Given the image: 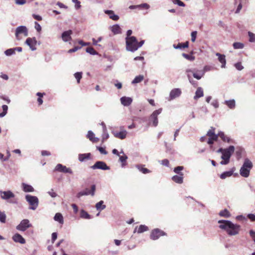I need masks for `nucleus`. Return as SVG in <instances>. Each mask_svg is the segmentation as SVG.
Instances as JSON below:
<instances>
[{"label":"nucleus","mask_w":255,"mask_h":255,"mask_svg":"<svg viewBox=\"0 0 255 255\" xmlns=\"http://www.w3.org/2000/svg\"><path fill=\"white\" fill-rule=\"evenodd\" d=\"M215 129L214 127H211L206 133V136H208L207 143L210 145L218 139V135L215 133Z\"/></svg>","instance_id":"39448f33"},{"label":"nucleus","mask_w":255,"mask_h":255,"mask_svg":"<svg viewBox=\"0 0 255 255\" xmlns=\"http://www.w3.org/2000/svg\"><path fill=\"white\" fill-rule=\"evenodd\" d=\"M218 137H220L221 139L223 140V141L225 142L230 143L232 141V139L231 138L228 136L227 135L225 134V133L223 131H219L218 133Z\"/></svg>","instance_id":"a211bd4d"},{"label":"nucleus","mask_w":255,"mask_h":255,"mask_svg":"<svg viewBox=\"0 0 255 255\" xmlns=\"http://www.w3.org/2000/svg\"><path fill=\"white\" fill-rule=\"evenodd\" d=\"M120 156V161L122 163V166H124L126 165V160L128 158V157L126 155H124L123 156Z\"/></svg>","instance_id":"79ce46f5"},{"label":"nucleus","mask_w":255,"mask_h":255,"mask_svg":"<svg viewBox=\"0 0 255 255\" xmlns=\"http://www.w3.org/2000/svg\"><path fill=\"white\" fill-rule=\"evenodd\" d=\"M91 168L93 169H100L104 170L110 169V167L105 162L101 161H97Z\"/></svg>","instance_id":"9d476101"},{"label":"nucleus","mask_w":255,"mask_h":255,"mask_svg":"<svg viewBox=\"0 0 255 255\" xmlns=\"http://www.w3.org/2000/svg\"><path fill=\"white\" fill-rule=\"evenodd\" d=\"M17 4L22 5L26 3V0H15Z\"/></svg>","instance_id":"680f3d73"},{"label":"nucleus","mask_w":255,"mask_h":255,"mask_svg":"<svg viewBox=\"0 0 255 255\" xmlns=\"http://www.w3.org/2000/svg\"><path fill=\"white\" fill-rule=\"evenodd\" d=\"M248 218L252 221H255V215L254 214H249L248 215Z\"/></svg>","instance_id":"338daca9"},{"label":"nucleus","mask_w":255,"mask_h":255,"mask_svg":"<svg viewBox=\"0 0 255 255\" xmlns=\"http://www.w3.org/2000/svg\"><path fill=\"white\" fill-rule=\"evenodd\" d=\"M197 33V32L196 31H193L191 33V41L193 42H195L196 40Z\"/></svg>","instance_id":"6e6d98bb"},{"label":"nucleus","mask_w":255,"mask_h":255,"mask_svg":"<svg viewBox=\"0 0 255 255\" xmlns=\"http://www.w3.org/2000/svg\"><path fill=\"white\" fill-rule=\"evenodd\" d=\"M31 226L32 225L29 223L28 220L24 219L16 226V228L18 231L24 232Z\"/></svg>","instance_id":"0eeeda50"},{"label":"nucleus","mask_w":255,"mask_h":255,"mask_svg":"<svg viewBox=\"0 0 255 255\" xmlns=\"http://www.w3.org/2000/svg\"><path fill=\"white\" fill-rule=\"evenodd\" d=\"M250 234L252 239H253V240L254 241V242H255V232L251 230L250 232Z\"/></svg>","instance_id":"774afa93"},{"label":"nucleus","mask_w":255,"mask_h":255,"mask_svg":"<svg viewBox=\"0 0 255 255\" xmlns=\"http://www.w3.org/2000/svg\"><path fill=\"white\" fill-rule=\"evenodd\" d=\"M2 108L3 111L2 113H0V117H3L6 114L8 110V107L6 105H4L2 106Z\"/></svg>","instance_id":"37998d69"},{"label":"nucleus","mask_w":255,"mask_h":255,"mask_svg":"<svg viewBox=\"0 0 255 255\" xmlns=\"http://www.w3.org/2000/svg\"><path fill=\"white\" fill-rule=\"evenodd\" d=\"M103 201H100L96 204V208L98 210H102L106 208V205H103Z\"/></svg>","instance_id":"4c0bfd02"},{"label":"nucleus","mask_w":255,"mask_h":255,"mask_svg":"<svg viewBox=\"0 0 255 255\" xmlns=\"http://www.w3.org/2000/svg\"><path fill=\"white\" fill-rule=\"evenodd\" d=\"M234 171V170H232L223 172L220 175V178L222 179H224L227 177H230L233 175Z\"/></svg>","instance_id":"7c9ffc66"},{"label":"nucleus","mask_w":255,"mask_h":255,"mask_svg":"<svg viewBox=\"0 0 255 255\" xmlns=\"http://www.w3.org/2000/svg\"><path fill=\"white\" fill-rule=\"evenodd\" d=\"M32 16L35 19L38 20V21H40L42 19V17L39 15L33 14Z\"/></svg>","instance_id":"052dcab7"},{"label":"nucleus","mask_w":255,"mask_h":255,"mask_svg":"<svg viewBox=\"0 0 255 255\" xmlns=\"http://www.w3.org/2000/svg\"><path fill=\"white\" fill-rule=\"evenodd\" d=\"M145 165L143 164H137L136 167L142 173L147 174L150 173L151 171L146 168L144 167Z\"/></svg>","instance_id":"bb28decb"},{"label":"nucleus","mask_w":255,"mask_h":255,"mask_svg":"<svg viewBox=\"0 0 255 255\" xmlns=\"http://www.w3.org/2000/svg\"><path fill=\"white\" fill-rule=\"evenodd\" d=\"M82 72H77L74 74L75 78L76 79L78 83H80V81L82 78Z\"/></svg>","instance_id":"09e8293b"},{"label":"nucleus","mask_w":255,"mask_h":255,"mask_svg":"<svg viewBox=\"0 0 255 255\" xmlns=\"http://www.w3.org/2000/svg\"><path fill=\"white\" fill-rule=\"evenodd\" d=\"M219 228L225 231L228 235L235 236L239 234L241 226L238 224H234L232 222L228 220H219L218 221Z\"/></svg>","instance_id":"f257e3e1"},{"label":"nucleus","mask_w":255,"mask_h":255,"mask_svg":"<svg viewBox=\"0 0 255 255\" xmlns=\"http://www.w3.org/2000/svg\"><path fill=\"white\" fill-rule=\"evenodd\" d=\"M0 195L1 199L5 200H10L15 196L14 194L10 191H0Z\"/></svg>","instance_id":"f8f14e48"},{"label":"nucleus","mask_w":255,"mask_h":255,"mask_svg":"<svg viewBox=\"0 0 255 255\" xmlns=\"http://www.w3.org/2000/svg\"><path fill=\"white\" fill-rule=\"evenodd\" d=\"M23 190L25 192H31L34 191L33 188L30 185L25 183L22 184Z\"/></svg>","instance_id":"cd10ccee"},{"label":"nucleus","mask_w":255,"mask_h":255,"mask_svg":"<svg viewBox=\"0 0 255 255\" xmlns=\"http://www.w3.org/2000/svg\"><path fill=\"white\" fill-rule=\"evenodd\" d=\"M112 133L113 134L115 137L123 139L126 137L127 132L125 130H122L120 131L114 130L112 131Z\"/></svg>","instance_id":"4468645a"},{"label":"nucleus","mask_w":255,"mask_h":255,"mask_svg":"<svg viewBox=\"0 0 255 255\" xmlns=\"http://www.w3.org/2000/svg\"><path fill=\"white\" fill-rule=\"evenodd\" d=\"M72 31L71 30L65 31V41H67L71 39V34Z\"/></svg>","instance_id":"a19ab883"},{"label":"nucleus","mask_w":255,"mask_h":255,"mask_svg":"<svg viewBox=\"0 0 255 255\" xmlns=\"http://www.w3.org/2000/svg\"><path fill=\"white\" fill-rule=\"evenodd\" d=\"M55 171L63 172L64 167L61 164H57L55 168L54 172Z\"/></svg>","instance_id":"de8ad7c7"},{"label":"nucleus","mask_w":255,"mask_h":255,"mask_svg":"<svg viewBox=\"0 0 255 255\" xmlns=\"http://www.w3.org/2000/svg\"><path fill=\"white\" fill-rule=\"evenodd\" d=\"M96 191V186L93 185L91 186V189L86 188L84 191L80 192L78 193L77 196L80 198L82 196L91 195L93 196L95 195V192Z\"/></svg>","instance_id":"1a4fd4ad"},{"label":"nucleus","mask_w":255,"mask_h":255,"mask_svg":"<svg viewBox=\"0 0 255 255\" xmlns=\"http://www.w3.org/2000/svg\"><path fill=\"white\" fill-rule=\"evenodd\" d=\"M22 33L24 34L25 36H27V30L26 27L24 26H20L16 28L15 30V36L17 39H20L19 35Z\"/></svg>","instance_id":"ddd939ff"},{"label":"nucleus","mask_w":255,"mask_h":255,"mask_svg":"<svg viewBox=\"0 0 255 255\" xmlns=\"http://www.w3.org/2000/svg\"><path fill=\"white\" fill-rule=\"evenodd\" d=\"M12 240L15 243H18L21 244L25 243V239L19 234L16 233L12 236Z\"/></svg>","instance_id":"dca6fc26"},{"label":"nucleus","mask_w":255,"mask_h":255,"mask_svg":"<svg viewBox=\"0 0 255 255\" xmlns=\"http://www.w3.org/2000/svg\"><path fill=\"white\" fill-rule=\"evenodd\" d=\"M183 169V166H179L174 168V171L176 173L179 174L180 171L182 170Z\"/></svg>","instance_id":"4d7b16f0"},{"label":"nucleus","mask_w":255,"mask_h":255,"mask_svg":"<svg viewBox=\"0 0 255 255\" xmlns=\"http://www.w3.org/2000/svg\"><path fill=\"white\" fill-rule=\"evenodd\" d=\"M249 36V41L251 42H255V34L252 32L249 31L248 32Z\"/></svg>","instance_id":"c03bdc74"},{"label":"nucleus","mask_w":255,"mask_h":255,"mask_svg":"<svg viewBox=\"0 0 255 255\" xmlns=\"http://www.w3.org/2000/svg\"><path fill=\"white\" fill-rule=\"evenodd\" d=\"M126 48L128 51L134 52L140 47L144 43V41L138 42L136 37L131 36L126 37Z\"/></svg>","instance_id":"f03ea898"},{"label":"nucleus","mask_w":255,"mask_h":255,"mask_svg":"<svg viewBox=\"0 0 255 255\" xmlns=\"http://www.w3.org/2000/svg\"><path fill=\"white\" fill-rule=\"evenodd\" d=\"M111 30L114 34H120L122 33V29L118 24L114 25L111 27Z\"/></svg>","instance_id":"a878e982"},{"label":"nucleus","mask_w":255,"mask_h":255,"mask_svg":"<svg viewBox=\"0 0 255 255\" xmlns=\"http://www.w3.org/2000/svg\"><path fill=\"white\" fill-rule=\"evenodd\" d=\"M97 149L101 153L103 154H107L108 152L106 150L105 148L102 147L97 146Z\"/></svg>","instance_id":"603ef678"},{"label":"nucleus","mask_w":255,"mask_h":255,"mask_svg":"<svg viewBox=\"0 0 255 255\" xmlns=\"http://www.w3.org/2000/svg\"><path fill=\"white\" fill-rule=\"evenodd\" d=\"M132 101V99L129 97H123L121 98V103L125 106H128L130 105Z\"/></svg>","instance_id":"412c9836"},{"label":"nucleus","mask_w":255,"mask_h":255,"mask_svg":"<svg viewBox=\"0 0 255 255\" xmlns=\"http://www.w3.org/2000/svg\"><path fill=\"white\" fill-rule=\"evenodd\" d=\"M189 46V42L186 41L185 43H179L176 46L174 45V47L176 49H181L188 48Z\"/></svg>","instance_id":"c85d7f7f"},{"label":"nucleus","mask_w":255,"mask_h":255,"mask_svg":"<svg viewBox=\"0 0 255 255\" xmlns=\"http://www.w3.org/2000/svg\"><path fill=\"white\" fill-rule=\"evenodd\" d=\"M173 2L174 4H177L178 5L181 6H185V4H184V3L182 1H181L180 0H174Z\"/></svg>","instance_id":"5fc2aeb1"},{"label":"nucleus","mask_w":255,"mask_h":255,"mask_svg":"<svg viewBox=\"0 0 255 255\" xmlns=\"http://www.w3.org/2000/svg\"><path fill=\"white\" fill-rule=\"evenodd\" d=\"M162 112V109L155 110L150 116V119L152 121V125L154 127H156L158 125V121L157 116Z\"/></svg>","instance_id":"9b49d317"},{"label":"nucleus","mask_w":255,"mask_h":255,"mask_svg":"<svg viewBox=\"0 0 255 255\" xmlns=\"http://www.w3.org/2000/svg\"><path fill=\"white\" fill-rule=\"evenodd\" d=\"M26 43L30 47L32 50L36 49V40L35 37L33 38H28L26 40Z\"/></svg>","instance_id":"2eb2a0df"},{"label":"nucleus","mask_w":255,"mask_h":255,"mask_svg":"<svg viewBox=\"0 0 255 255\" xmlns=\"http://www.w3.org/2000/svg\"><path fill=\"white\" fill-rule=\"evenodd\" d=\"M181 94V91L179 89H174L170 93V100H173L178 97Z\"/></svg>","instance_id":"f3484780"},{"label":"nucleus","mask_w":255,"mask_h":255,"mask_svg":"<svg viewBox=\"0 0 255 255\" xmlns=\"http://www.w3.org/2000/svg\"><path fill=\"white\" fill-rule=\"evenodd\" d=\"M103 125L104 126L103 134L102 135V142H104L105 140H106L109 137V134L108 133V132H107L106 126L104 125V123L103 124Z\"/></svg>","instance_id":"72a5a7b5"},{"label":"nucleus","mask_w":255,"mask_h":255,"mask_svg":"<svg viewBox=\"0 0 255 255\" xmlns=\"http://www.w3.org/2000/svg\"><path fill=\"white\" fill-rule=\"evenodd\" d=\"M216 55L218 57V60L222 64L221 67L225 68L226 64L225 55L224 54H221L219 53H217Z\"/></svg>","instance_id":"6ab92c4d"},{"label":"nucleus","mask_w":255,"mask_h":255,"mask_svg":"<svg viewBox=\"0 0 255 255\" xmlns=\"http://www.w3.org/2000/svg\"><path fill=\"white\" fill-rule=\"evenodd\" d=\"M166 235V234L163 231L157 228L153 230L150 234V238L152 240H157L160 237Z\"/></svg>","instance_id":"6e6552de"},{"label":"nucleus","mask_w":255,"mask_h":255,"mask_svg":"<svg viewBox=\"0 0 255 255\" xmlns=\"http://www.w3.org/2000/svg\"><path fill=\"white\" fill-rule=\"evenodd\" d=\"M25 198L31 206L30 209L35 210L38 206V198L36 196H33L29 195H26Z\"/></svg>","instance_id":"423d86ee"},{"label":"nucleus","mask_w":255,"mask_h":255,"mask_svg":"<svg viewBox=\"0 0 255 255\" xmlns=\"http://www.w3.org/2000/svg\"><path fill=\"white\" fill-rule=\"evenodd\" d=\"M253 166L252 162L249 159H246L240 170L241 175L244 177H249Z\"/></svg>","instance_id":"7ed1b4c3"},{"label":"nucleus","mask_w":255,"mask_h":255,"mask_svg":"<svg viewBox=\"0 0 255 255\" xmlns=\"http://www.w3.org/2000/svg\"><path fill=\"white\" fill-rule=\"evenodd\" d=\"M203 96L204 93L203 89L201 87H198L195 92V95L194 97V99L196 100Z\"/></svg>","instance_id":"b1692460"},{"label":"nucleus","mask_w":255,"mask_h":255,"mask_svg":"<svg viewBox=\"0 0 255 255\" xmlns=\"http://www.w3.org/2000/svg\"><path fill=\"white\" fill-rule=\"evenodd\" d=\"M45 95V93H40V92H38L36 94V95L37 96H38V98L37 99V102L38 103V105H41L43 103V100L42 99V98L43 97V95Z\"/></svg>","instance_id":"ea45409f"},{"label":"nucleus","mask_w":255,"mask_h":255,"mask_svg":"<svg viewBox=\"0 0 255 255\" xmlns=\"http://www.w3.org/2000/svg\"><path fill=\"white\" fill-rule=\"evenodd\" d=\"M191 55H189L186 53H182V55L183 57H184L185 58H186L187 60H188L189 61H194L195 59V56H193L192 54H193V52L192 51L190 52Z\"/></svg>","instance_id":"f704fd0d"},{"label":"nucleus","mask_w":255,"mask_h":255,"mask_svg":"<svg viewBox=\"0 0 255 255\" xmlns=\"http://www.w3.org/2000/svg\"><path fill=\"white\" fill-rule=\"evenodd\" d=\"M144 79L143 75H138L136 76L135 78L132 81V84H136L141 82Z\"/></svg>","instance_id":"e433bc0d"},{"label":"nucleus","mask_w":255,"mask_h":255,"mask_svg":"<svg viewBox=\"0 0 255 255\" xmlns=\"http://www.w3.org/2000/svg\"><path fill=\"white\" fill-rule=\"evenodd\" d=\"M4 53L7 56H10L14 54L15 53V51L14 49L10 48L5 50Z\"/></svg>","instance_id":"3c124183"},{"label":"nucleus","mask_w":255,"mask_h":255,"mask_svg":"<svg viewBox=\"0 0 255 255\" xmlns=\"http://www.w3.org/2000/svg\"><path fill=\"white\" fill-rule=\"evenodd\" d=\"M41 154L43 156H49L50 155V152L47 150H43L41 151Z\"/></svg>","instance_id":"69168bd1"},{"label":"nucleus","mask_w":255,"mask_h":255,"mask_svg":"<svg viewBox=\"0 0 255 255\" xmlns=\"http://www.w3.org/2000/svg\"><path fill=\"white\" fill-rule=\"evenodd\" d=\"M87 136L93 142L96 143L99 141V139L95 137V134L92 131H88Z\"/></svg>","instance_id":"393cba45"},{"label":"nucleus","mask_w":255,"mask_h":255,"mask_svg":"<svg viewBox=\"0 0 255 255\" xmlns=\"http://www.w3.org/2000/svg\"><path fill=\"white\" fill-rule=\"evenodd\" d=\"M235 67L238 70H242L244 69V67L242 66L241 62H238L235 64Z\"/></svg>","instance_id":"864d4df0"},{"label":"nucleus","mask_w":255,"mask_h":255,"mask_svg":"<svg viewBox=\"0 0 255 255\" xmlns=\"http://www.w3.org/2000/svg\"><path fill=\"white\" fill-rule=\"evenodd\" d=\"M63 218L62 215L59 213H56L54 217V220L59 222L60 223H62Z\"/></svg>","instance_id":"58836bf2"},{"label":"nucleus","mask_w":255,"mask_h":255,"mask_svg":"<svg viewBox=\"0 0 255 255\" xmlns=\"http://www.w3.org/2000/svg\"><path fill=\"white\" fill-rule=\"evenodd\" d=\"M80 48H81V47L75 46L73 48L69 50L68 52L70 53H72V52H74Z\"/></svg>","instance_id":"e2e57ef3"},{"label":"nucleus","mask_w":255,"mask_h":255,"mask_svg":"<svg viewBox=\"0 0 255 255\" xmlns=\"http://www.w3.org/2000/svg\"><path fill=\"white\" fill-rule=\"evenodd\" d=\"M91 154L90 153L79 154L78 155V159L81 162H83L86 160L91 158Z\"/></svg>","instance_id":"5701e85b"},{"label":"nucleus","mask_w":255,"mask_h":255,"mask_svg":"<svg viewBox=\"0 0 255 255\" xmlns=\"http://www.w3.org/2000/svg\"><path fill=\"white\" fill-rule=\"evenodd\" d=\"M48 193L52 197H55L57 196V194L54 191L53 189H51Z\"/></svg>","instance_id":"0e129e2a"},{"label":"nucleus","mask_w":255,"mask_h":255,"mask_svg":"<svg viewBox=\"0 0 255 255\" xmlns=\"http://www.w3.org/2000/svg\"><path fill=\"white\" fill-rule=\"evenodd\" d=\"M80 217L83 219H91V216L85 210H82L80 212Z\"/></svg>","instance_id":"c9c22d12"},{"label":"nucleus","mask_w":255,"mask_h":255,"mask_svg":"<svg viewBox=\"0 0 255 255\" xmlns=\"http://www.w3.org/2000/svg\"><path fill=\"white\" fill-rule=\"evenodd\" d=\"M86 52L92 55H95L97 54V52L95 50L93 47H91L86 48Z\"/></svg>","instance_id":"8fccbe9b"},{"label":"nucleus","mask_w":255,"mask_h":255,"mask_svg":"<svg viewBox=\"0 0 255 255\" xmlns=\"http://www.w3.org/2000/svg\"><path fill=\"white\" fill-rule=\"evenodd\" d=\"M0 221L3 223H5L6 215L4 212H1L0 211Z\"/></svg>","instance_id":"49530a36"},{"label":"nucleus","mask_w":255,"mask_h":255,"mask_svg":"<svg viewBox=\"0 0 255 255\" xmlns=\"http://www.w3.org/2000/svg\"><path fill=\"white\" fill-rule=\"evenodd\" d=\"M35 28L38 32H40L41 30V27L40 25L37 22H35Z\"/></svg>","instance_id":"13d9d810"},{"label":"nucleus","mask_w":255,"mask_h":255,"mask_svg":"<svg viewBox=\"0 0 255 255\" xmlns=\"http://www.w3.org/2000/svg\"><path fill=\"white\" fill-rule=\"evenodd\" d=\"M161 163L163 165L166 166H168L169 164V160L167 159H164L161 160Z\"/></svg>","instance_id":"bf43d9fd"},{"label":"nucleus","mask_w":255,"mask_h":255,"mask_svg":"<svg viewBox=\"0 0 255 255\" xmlns=\"http://www.w3.org/2000/svg\"><path fill=\"white\" fill-rule=\"evenodd\" d=\"M137 229V232L139 234L142 233L144 232L147 231L148 230V228L147 226L143 225H140L138 228L137 229V228H135V230Z\"/></svg>","instance_id":"2f4dec72"},{"label":"nucleus","mask_w":255,"mask_h":255,"mask_svg":"<svg viewBox=\"0 0 255 255\" xmlns=\"http://www.w3.org/2000/svg\"><path fill=\"white\" fill-rule=\"evenodd\" d=\"M183 173L180 174L179 175H174L172 177V180L178 184H181L183 181Z\"/></svg>","instance_id":"4be33fe9"},{"label":"nucleus","mask_w":255,"mask_h":255,"mask_svg":"<svg viewBox=\"0 0 255 255\" xmlns=\"http://www.w3.org/2000/svg\"><path fill=\"white\" fill-rule=\"evenodd\" d=\"M233 47L235 49H242L244 47V44L240 42H235Z\"/></svg>","instance_id":"a18cd8bd"},{"label":"nucleus","mask_w":255,"mask_h":255,"mask_svg":"<svg viewBox=\"0 0 255 255\" xmlns=\"http://www.w3.org/2000/svg\"><path fill=\"white\" fill-rule=\"evenodd\" d=\"M235 147L233 145L230 146L228 148H225L224 152L222 153L221 158L223 160L220 162L222 165H226L229 163L232 154L234 152Z\"/></svg>","instance_id":"20e7f679"},{"label":"nucleus","mask_w":255,"mask_h":255,"mask_svg":"<svg viewBox=\"0 0 255 255\" xmlns=\"http://www.w3.org/2000/svg\"><path fill=\"white\" fill-rule=\"evenodd\" d=\"M105 13L108 14L109 16V17L112 20L117 21L119 19V16L116 15L114 11L112 10H106L105 11Z\"/></svg>","instance_id":"aec40b11"},{"label":"nucleus","mask_w":255,"mask_h":255,"mask_svg":"<svg viewBox=\"0 0 255 255\" xmlns=\"http://www.w3.org/2000/svg\"><path fill=\"white\" fill-rule=\"evenodd\" d=\"M219 215H220V216L225 218H229L231 216V214L230 212L226 209L221 211L219 212Z\"/></svg>","instance_id":"c756f323"},{"label":"nucleus","mask_w":255,"mask_h":255,"mask_svg":"<svg viewBox=\"0 0 255 255\" xmlns=\"http://www.w3.org/2000/svg\"><path fill=\"white\" fill-rule=\"evenodd\" d=\"M225 104L230 109H234L235 107V101L234 100L226 101Z\"/></svg>","instance_id":"473e14b6"}]
</instances>
